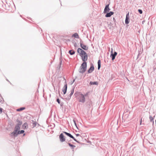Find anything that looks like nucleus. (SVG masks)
Listing matches in <instances>:
<instances>
[{"mask_svg": "<svg viewBox=\"0 0 156 156\" xmlns=\"http://www.w3.org/2000/svg\"><path fill=\"white\" fill-rule=\"evenodd\" d=\"M68 144L69 146L72 147V148L73 149L74 147H76V146L72 144H71L70 143H69Z\"/></svg>", "mask_w": 156, "mask_h": 156, "instance_id": "nucleus-19", "label": "nucleus"}, {"mask_svg": "<svg viewBox=\"0 0 156 156\" xmlns=\"http://www.w3.org/2000/svg\"><path fill=\"white\" fill-rule=\"evenodd\" d=\"M110 9L109 8V5H107L106 6L104 10V13H106L107 12H109Z\"/></svg>", "mask_w": 156, "mask_h": 156, "instance_id": "nucleus-7", "label": "nucleus"}, {"mask_svg": "<svg viewBox=\"0 0 156 156\" xmlns=\"http://www.w3.org/2000/svg\"><path fill=\"white\" fill-rule=\"evenodd\" d=\"M73 37L75 38H78L79 35L77 33H75L73 35Z\"/></svg>", "mask_w": 156, "mask_h": 156, "instance_id": "nucleus-14", "label": "nucleus"}, {"mask_svg": "<svg viewBox=\"0 0 156 156\" xmlns=\"http://www.w3.org/2000/svg\"><path fill=\"white\" fill-rule=\"evenodd\" d=\"M73 122H74V123L75 124V126L78 129V127H77V126L76 124V123L75 121V120L74 119L73 120Z\"/></svg>", "mask_w": 156, "mask_h": 156, "instance_id": "nucleus-27", "label": "nucleus"}, {"mask_svg": "<svg viewBox=\"0 0 156 156\" xmlns=\"http://www.w3.org/2000/svg\"><path fill=\"white\" fill-rule=\"evenodd\" d=\"M111 53L112 60H113L115 59V57L117 55V53L116 52H114V53H113V49L112 48Z\"/></svg>", "mask_w": 156, "mask_h": 156, "instance_id": "nucleus-4", "label": "nucleus"}, {"mask_svg": "<svg viewBox=\"0 0 156 156\" xmlns=\"http://www.w3.org/2000/svg\"><path fill=\"white\" fill-rule=\"evenodd\" d=\"M81 47L83 49L85 50H87L88 49V47L86 45H84L83 44H80Z\"/></svg>", "mask_w": 156, "mask_h": 156, "instance_id": "nucleus-8", "label": "nucleus"}, {"mask_svg": "<svg viewBox=\"0 0 156 156\" xmlns=\"http://www.w3.org/2000/svg\"><path fill=\"white\" fill-rule=\"evenodd\" d=\"M114 14V12H110L107 13L105 15V17H110L112 15Z\"/></svg>", "mask_w": 156, "mask_h": 156, "instance_id": "nucleus-10", "label": "nucleus"}, {"mask_svg": "<svg viewBox=\"0 0 156 156\" xmlns=\"http://www.w3.org/2000/svg\"><path fill=\"white\" fill-rule=\"evenodd\" d=\"M98 82L97 81H94V82H92L91 81L90 83L89 84L90 85H98Z\"/></svg>", "mask_w": 156, "mask_h": 156, "instance_id": "nucleus-11", "label": "nucleus"}, {"mask_svg": "<svg viewBox=\"0 0 156 156\" xmlns=\"http://www.w3.org/2000/svg\"><path fill=\"white\" fill-rule=\"evenodd\" d=\"M94 69V67L93 66H90L89 69L88 70V73H91Z\"/></svg>", "mask_w": 156, "mask_h": 156, "instance_id": "nucleus-13", "label": "nucleus"}, {"mask_svg": "<svg viewBox=\"0 0 156 156\" xmlns=\"http://www.w3.org/2000/svg\"><path fill=\"white\" fill-rule=\"evenodd\" d=\"M57 101L58 103V104L60 103V101L59 99H58V98L57 99Z\"/></svg>", "mask_w": 156, "mask_h": 156, "instance_id": "nucleus-29", "label": "nucleus"}, {"mask_svg": "<svg viewBox=\"0 0 156 156\" xmlns=\"http://www.w3.org/2000/svg\"><path fill=\"white\" fill-rule=\"evenodd\" d=\"M17 125H18V126H20L22 124V122H21V121H19L18 120H17Z\"/></svg>", "mask_w": 156, "mask_h": 156, "instance_id": "nucleus-23", "label": "nucleus"}, {"mask_svg": "<svg viewBox=\"0 0 156 156\" xmlns=\"http://www.w3.org/2000/svg\"><path fill=\"white\" fill-rule=\"evenodd\" d=\"M98 69H99L101 67V61L100 60H99L98 61Z\"/></svg>", "mask_w": 156, "mask_h": 156, "instance_id": "nucleus-16", "label": "nucleus"}, {"mask_svg": "<svg viewBox=\"0 0 156 156\" xmlns=\"http://www.w3.org/2000/svg\"><path fill=\"white\" fill-rule=\"evenodd\" d=\"M20 127L19 126H16L15 127V130H17V131H19V130L20 129Z\"/></svg>", "mask_w": 156, "mask_h": 156, "instance_id": "nucleus-21", "label": "nucleus"}, {"mask_svg": "<svg viewBox=\"0 0 156 156\" xmlns=\"http://www.w3.org/2000/svg\"><path fill=\"white\" fill-rule=\"evenodd\" d=\"M69 54L71 55H73L74 54L75 52L73 50H71L69 51Z\"/></svg>", "mask_w": 156, "mask_h": 156, "instance_id": "nucleus-18", "label": "nucleus"}, {"mask_svg": "<svg viewBox=\"0 0 156 156\" xmlns=\"http://www.w3.org/2000/svg\"><path fill=\"white\" fill-rule=\"evenodd\" d=\"M23 126L24 129H27L28 127V125L27 123H25L23 124Z\"/></svg>", "mask_w": 156, "mask_h": 156, "instance_id": "nucleus-17", "label": "nucleus"}, {"mask_svg": "<svg viewBox=\"0 0 156 156\" xmlns=\"http://www.w3.org/2000/svg\"><path fill=\"white\" fill-rule=\"evenodd\" d=\"M78 52L80 54L83 62H86L87 60V54L83 50L80 48H78Z\"/></svg>", "mask_w": 156, "mask_h": 156, "instance_id": "nucleus-1", "label": "nucleus"}, {"mask_svg": "<svg viewBox=\"0 0 156 156\" xmlns=\"http://www.w3.org/2000/svg\"><path fill=\"white\" fill-rule=\"evenodd\" d=\"M25 109V107H22L16 109V111L18 112H20L24 110Z\"/></svg>", "mask_w": 156, "mask_h": 156, "instance_id": "nucleus-15", "label": "nucleus"}, {"mask_svg": "<svg viewBox=\"0 0 156 156\" xmlns=\"http://www.w3.org/2000/svg\"><path fill=\"white\" fill-rule=\"evenodd\" d=\"M59 138L61 142H63L65 141L66 140L65 138L62 133L60 134Z\"/></svg>", "mask_w": 156, "mask_h": 156, "instance_id": "nucleus-5", "label": "nucleus"}, {"mask_svg": "<svg viewBox=\"0 0 156 156\" xmlns=\"http://www.w3.org/2000/svg\"><path fill=\"white\" fill-rule=\"evenodd\" d=\"M63 133H65L66 135L69 136V137L73 138L75 141L78 142L77 140L74 138V137L72 136L70 134L66 132H63Z\"/></svg>", "mask_w": 156, "mask_h": 156, "instance_id": "nucleus-6", "label": "nucleus"}, {"mask_svg": "<svg viewBox=\"0 0 156 156\" xmlns=\"http://www.w3.org/2000/svg\"><path fill=\"white\" fill-rule=\"evenodd\" d=\"M141 122H142V119H141L140 125L141 124Z\"/></svg>", "mask_w": 156, "mask_h": 156, "instance_id": "nucleus-31", "label": "nucleus"}, {"mask_svg": "<svg viewBox=\"0 0 156 156\" xmlns=\"http://www.w3.org/2000/svg\"><path fill=\"white\" fill-rule=\"evenodd\" d=\"M3 101V99L2 96L0 95V102H2Z\"/></svg>", "mask_w": 156, "mask_h": 156, "instance_id": "nucleus-25", "label": "nucleus"}, {"mask_svg": "<svg viewBox=\"0 0 156 156\" xmlns=\"http://www.w3.org/2000/svg\"><path fill=\"white\" fill-rule=\"evenodd\" d=\"M76 97H78V101L80 102L84 103L85 101V96H87V93L86 94L84 95L80 92H78L75 94Z\"/></svg>", "mask_w": 156, "mask_h": 156, "instance_id": "nucleus-2", "label": "nucleus"}, {"mask_svg": "<svg viewBox=\"0 0 156 156\" xmlns=\"http://www.w3.org/2000/svg\"><path fill=\"white\" fill-rule=\"evenodd\" d=\"M76 135L77 136H80V134H76Z\"/></svg>", "mask_w": 156, "mask_h": 156, "instance_id": "nucleus-30", "label": "nucleus"}, {"mask_svg": "<svg viewBox=\"0 0 156 156\" xmlns=\"http://www.w3.org/2000/svg\"><path fill=\"white\" fill-rule=\"evenodd\" d=\"M129 13L126 15V20H125V23L126 24L129 23Z\"/></svg>", "mask_w": 156, "mask_h": 156, "instance_id": "nucleus-12", "label": "nucleus"}, {"mask_svg": "<svg viewBox=\"0 0 156 156\" xmlns=\"http://www.w3.org/2000/svg\"><path fill=\"white\" fill-rule=\"evenodd\" d=\"M24 132V130H22L20 131H19L18 132V133L19 134H22Z\"/></svg>", "mask_w": 156, "mask_h": 156, "instance_id": "nucleus-24", "label": "nucleus"}, {"mask_svg": "<svg viewBox=\"0 0 156 156\" xmlns=\"http://www.w3.org/2000/svg\"><path fill=\"white\" fill-rule=\"evenodd\" d=\"M67 89V85L66 84H65L63 88L62 91L63 92L64 94H65L66 93Z\"/></svg>", "mask_w": 156, "mask_h": 156, "instance_id": "nucleus-9", "label": "nucleus"}, {"mask_svg": "<svg viewBox=\"0 0 156 156\" xmlns=\"http://www.w3.org/2000/svg\"><path fill=\"white\" fill-rule=\"evenodd\" d=\"M138 11L140 14H141L143 12L141 10L138 9Z\"/></svg>", "mask_w": 156, "mask_h": 156, "instance_id": "nucleus-26", "label": "nucleus"}, {"mask_svg": "<svg viewBox=\"0 0 156 156\" xmlns=\"http://www.w3.org/2000/svg\"><path fill=\"white\" fill-rule=\"evenodd\" d=\"M2 109L0 107V114L2 113Z\"/></svg>", "mask_w": 156, "mask_h": 156, "instance_id": "nucleus-28", "label": "nucleus"}, {"mask_svg": "<svg viewBox=\"0 0 156 156\" xmlns=\"http://www.w3.org/2000/svg\"><path fill=\"white\" fill-rule=\"evenodd\" d=\"M87 66V62H83L80 67V72L81 73H84L86 70Z\"/></svg>", "mask_w": 156, "mask_h": 156, "instance_id": "nucleus-3", "label": "nucleus"}, {"mask_svg": "<svg viewBox=\"0 0 156 156\" xmlns=\"http://www.w3.org/2000/svg\"><path fill=\"white\" fill-rule=\"evenodd\" d=\"M18 132L17 130H15L13 132V135L15 136L17 135V133H18Z\"/></svg>", "mask_w": 156, "mask_h": 156, "instance_id": "nucleus-20", "label": "nucleus"}, {"mask_svg": "<svg viewBox=\"0 0 156 156\" xmlns=\"http://www.w3.org/2000/svg\"><path fill=\"white\" fill-rule=\"evenodd\" d=\"M149 119H150V120L151 122H152L153 121V124H154V121H153V120L154 119V118H153V117H152L151 116H150Z\"/></svg>", "mask_w": 156, "mask_h": 156, "instance_id": "nucleus-22", "label": "nucleus"}]
</instances>
